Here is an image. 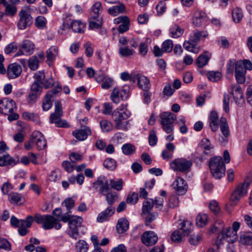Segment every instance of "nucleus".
Wrapping results in <instances>:
<instances>
[{"mask_svg": "<svg viewBox=\"0 0 252 252\" xmlns=\"http://www.w3.org/2000/svg\"><path fill=\"white\" fill-rule=\"evenodd\" d=\"M208 79L214 82H217L220 80L221 77V73L219 71H209L207 74Z\"/></svg>", "mask_w": 252, "mask_h": 252, "instance_id": "48", "label": "nucleus"}, {"mask_svg": "<svg viewBox=\"0 0 252 252\" xmlns=\"http://www.w3.org/2000/svg\"><path fill=\"white\" fill-rule=\"evenodd\" d=\"M102 24V18H96L94 19L90 16L89 27L91 29H98L101 27Z\"/></svg>", "mask_w": 252, "mask_h": 252, "instance_id": "40", "label": "nucleus"}, {"mask_svg": "<svg viewBox=\"0 0 252 252\" xmlns=\"http://www.w3.org/2000/svg\"><path fill=\"white\" fill-rule=\"evenodd\" d=\"M141 242L147 246L154 245L158 240V235L152 231L144 232L141 237Z\"/></svg>", "mask_w": 252, "mask_h": 252, "instance_id": "12", "label": "nucleus"}, {"mask_svg": "<svg viewBox=\"0 0 252 252\" xmlns=\"http://www.w3.org/2000/svg\"><path fill=\"white\" fill-rule=\"evenodd\" d=\"M115 208L113 206H109L104 211L99 213L97 218V221L102 222L108 220L115 213Z\"/></svg>", "mask_w": 252, "mask_h": 252, "instance_id": "19", "label": "nucleus"}, {"mask_svg": "<svg viewBox=\"0 0 252 252\" xmlns=\"http://www.w3.org/2000/svg\"><path fill=\"white\" fill-rule=\"evenodd\" d=\"M160 124L163 130L167 133L173 130V123L176 119V116L170 112H164L159 115Z\"/></svg>", "mask_w": 252, "mask_h": 252, "instance_id": "7", "label": "nucleus"}, {"mask_svg": "<svg viewBox=\"0 0 252 252\" xmlns=\"http://www.w3.org/2000/svg\"><path fill=\"white\" fill-rule=\"evenodd\" d=\"M46 19L43 16H38L35 20V24L36 27L43 29L46 27Z\"/></svg>", "mask_w": 252, "mask_h": 252, "instance_id": "54", "label": "nucleus"}, {"mask_svg": "<svg viewBox=\"0 0 252 252\" xmlns=\"http://www.w3.org/2000/svg\"><path fill=\"white\" fill-rule=\"evenodd\" d=\"M32 139L37 150H42L46 147V140L40 132L38 131H33L32 132Z\"/></svg>", "mask_w": 252, "mask_h": 252, "instance_id": "14", "label": "nucleus"}, {"mask_svg": "<svg viewBox=\"0 0 252 252\" xmlns=\"http://www.w3.org/2000/svg\"><path fill=\"white\" fill-rule=\"evenodd\" d=\"M220 129L221 133L224 136H229L230 130L226 119L225 118H221L220 120Z\"/></svg>", "mask_w": 252, "mask_h": 252, "instance_id": "33", "label": "nucleus"}, {"mask_svg": "<svg viewBox=\"0 0 252 252\" xmlns=\"http://www.w3.org/2000/svg\"><path fill=\"white\" fill-rule=\"evenodd\" d=\"M33 78L35 79L34 82L40 83H43V80L45 78V74L43 71H38L35 72L33 75Z\"/></svg>", "mask_w": 252, "mask_h": 252, "instance_id": "58", "label": "nucleus"}, {"mask_svg": "<svg viewBox=\"0 0 252 252\" xmlns=\"http://www.w3.org/2000/svg\"><path fill=\"white\" fill-rule=\"evenodd\" d=\"M34 219V218H33L32 216H28L26 220H21L20 227L26 228L30 227Z\"/></svg>", "mask_w": 252, "mask_h": 252, "instance_id": "52", "label": "nucleus"}, {"mask_svg": "<svg viewBox=\"0 0 252 252\" xmlns=\"http://www.w3.org/2000/svg\"><path fill=\"white\" fill-rule=\"evenodd\" d=\"M15 106V103L12 99L4 98L0 100V112L5 115L12 113Z\"/></svg>", "mask_w": 252, "mask_h": 252, "instance_id": "11", "label": "nucleus"}, {"mask_svg": "<svg viewBox=\"0 0 252 252\" xmlns=\"http://www.w3.org/2000/svg\"><path fill=\"white\" fill-rule=\"evenodd\" d=\"M211 172L216 179H219L225 175V167L221 157L218 156L211 158L209 161Z\"/></svg>", "mask_w": 252, "mask_h": 252, "instance_id": "6", "label": "nucleus"}, {"mask_svg": "<svg viewBox=\"0 0 252 252\" xmlns=\"http://www.w3.org/2000/svg\"><path fill=\"white\" fill-rule=\"evenodd\" d=\"M172 187L178 195H184L188 189L186 181L182 178L178 177L172 184Z\"/></svg>", "mask_w": 252, "mask_h": 252, "instance_id": "13", "label": "nucleus"}, {"mask_svg": "<svg viewBox=\"0 0 252 252\" xmlns=\"http://www.w3.org/2000/svg\"><path fill=\"white\" fill-rule=\"evenodd\" d=\"M119 96H120L119 90L115 88L111 94L110 98L111 100L116 104H118L120 102Z\"/></svg>", "mask_w": 252, "mask_h": 252, "instance_id": "60", "label": "nucleus"}, {"mask_svg": "<svg viewBox=\"0 0 252 252\" xmlns=\"http://www.w3.org/2000/svg\"><path fill=\"white\" fill-rule=\"evenodd\" d=\"M129 227V222L126 218L120 219L117 222L116 229L119 233H123L126 231Z\"/></svg>", "mask_w": 252, "mask_h": 252, "instance_id": "27", "label": "nucleus"}, {"mask_svg": "<svg viewBox=\"0 0 252 252\" xmlns=\"http://www.w3.org/2000/svg\"><path fill=\"white\" fill-rule=\"evenodd\" d=\"M136 80H137L138 87L141 89L146 91L150 89V80L147 77L140 74H135L133 77V81L135 82Z\"/></svg>", "mask_w": 252, "mask_h": 252, "instance_id": "16", "label": "nucleus"}, {"mask_svg": "<svg viewBox=\"0 0 252 252\" xmlns=\"http://www.w3.org/2000/svg\"><path fill=\"white\" fill-rule=\"evenodd\" d=\"M183 32L184 29L177 25H174L170 29L171 36L173 38H178L181 36Z\"/></svg>", "mask_w": 252, "mask_h": 252, "instance_id": "38", "label": "nucleus"}, {"mask_svg": "<svg viewBox=\"0 0 252 252\" xmlns=\"http://www.w3.org/2000/svg\"><path fill=\"white\" fill-rule=\"evenodd\" d=\"M22 49H23L26 55H31L33 53L35 46L34 44L30 40H24L21 45Z\"/></svg>", "mask_w": 252, "mask_h": 252, "instance_id": "30", "label": "nucleus"}, {"mask_svg": "<svg viewBox=\"0 0 252 252\" xmlns=\"http://www.w3.org/2000/svg\"><path fill=\"white\" fill-rule=\"evenodd\" d=\"M240 242L245 245H252V232H243L241 234Z\"/></svg>", "mask_w": 252, "mask_h": 252, "instance_id": "32", "label": "nucleus"}, {"mask_svg": "<svg viewBox=\"0 0 252 252\" xmlns=\"http://www.w3.org/2000/svg\"><path fill=\"white\" fill-rule=\"evenodd\" d=\"M130 115L129 111L119 113V111L115 110L112 112V116L115 122V127L119 130L126 131L130 126L129 121L126 120Z\"/></svg>", "mask_w": 252, "mask_h": 252, "instance_id": "5", "label": "nucleus"}, {"mask_svg": "<svg viewBox=\"0 0 252 252\" xmlns=\"http://www.w3.org/2000/svg\"><path fill=\"white\" fill-rule=\"evenodd\" d=\"M34 220L37 223H42V226L45 230L53 228L59 230L62 227V224L59 222L58 220L50 215H41L36 214L34 216Z\"/></svg>", "mask_w": 252, "mask_h": 252, "instance_id": "4", "label": "nucleus"}, {"mask_svg": "<svg viewBox=\"0 0 252 252\" xmlns=\"http://www.w3.org/2000/svg\"><path fill=\"white\" fill-rule=\"evenodd\" d=\"M201 146L204 150V154L206 155H212L211 150L213 149L214 147L212 145L209 139H203L201 142Z\"/></svg>", "mask_w": 252, "mask_h": 252, "instance_id": "35", "label": "nucleus"}, {"mask_svg": "<svg viewBox=\"0 0 252 252\" xmlns=\"http://www.w3.org/2000/svg\"><path fill=\"white\" fill-rule=\"evenodd\" d=\"M100 126L103 132H108L113 129L112 124L107 120H102L99 122Z\"/></svg>", "mask_w": 252, "mask_h": 252, "instance_id": "42", "label": "nucleus"}, {"mask_svg": "<svg viewBox=\"0 0 252 252\" xmlns=\"http://www.w3.org/2000/svg\"><path fill=\"white\" fill-rule=\"evenodd\" d=\"M76 246L79 252H87L89 249V245L84 240H80L78 241Z\"/></svg>", "mask_w": 252, "mask_h": 252, "instance_id": "56", "label": "nucleus"}, {"mask_svg": "<svg viewBox=\"0 0 252 252\" xmlns=\"http://www.w3.org/2000/svg\"><path fill=\"white\" fill-rule=\"evenodd\" d=\"M73 136L79 141H83L87 139L88 136L91 134L90 129L85 127L84 129H79L73 131Z\"/></svg>", "mask_w": 252, "mask_h": 252, "instance_id": "21", "label": "nucleus"}, {"mask_svg": "<svg viewBox=\"0 0 252 252\" xmlns=\"http://www.w3.org/2000/svg\"><path fill=\"white\" fill-rule=\"evenodd\" d=\"M96 81L99 82L102 81L101 88L103 89H108L113 85V80L111 78L105 76L103 74L99 75L95 79Z\"/></svg>", "mask_w": 252, "mask_h": 252, "instance_id": "20", "label": "nucleus"}, {"mask_svg": "<svg viewBox=\"0 0 252 252\" xmlns=\"http://www.w3.org/2000/svg\"><path fill=\"white\" fill-rule=\"evenodd\" d=\"M206 19V14L201 11H196L192 19V23L196 27L200 26Z\"/></svg>", "mask_w": 252, "mask_h": 252, "instance_id": "25", "label": "nucleus"}, {"mask_svg": "<svg viewBox=\"0 0 252 252\" xmlns=\"http://www.w3.org/2000/svg\"><path fill=\"white\" fill-rule=\"evenodd\" d=\"M103 8L101 3L100 1L95 2L91 8V11L90 12V16L93 19L101 18L100 13L102 11Z\"/></svg>", "mask_w": 252, "mask_h": 252, "instance_id": "23", "label": "nucleus"}, {"mask_svg": "<svg viewBox=\"0 0 252 252\" xmlns=\"http://www.w3.org/2000/svg\"><path fill=\"white\" fill-rule=\"evenodd\" d=\"M158 141V138L156 135V132L155 131L152 130L150 131V134L149 135V143L152 146H155L156 145Z\"/></svg>", "mask_w": 252, "mask_h": 252, "instance_id": "63", "label": "nucleus"}, {"mask_svg": "<svg viewBox=\"0 0 252 252\" xmlns=\"http://www.w3.org/2000/svg\"><path fill=\"white\" fill-rule=\"evenodd\" d=\"M138 200V194L137 193L133 192L129 194L126 198V202L127 203L134 204Z\"/></svg>", "mask_w": 252, "mask_h": 252, "instance_id": "61", "label": "nucleus"}, {"mask_svg": "<svg viewBox=\"0 0 252 252\" xmlns=\"http://www.w3.org/2000/svg\"><path fill=\"white\" fill-rule=\"evenodd\" d=\"M68 224L69 231L68 234L71 238L77 239L79 237L78 227L81 226L83 221L81 217L73 216Z\"/></svg>", "mask_w": 252, "mask_h": 252, "instance_id": "10", "label": "nucleus"}, {"mask_svg": "<svg viewBox=\"0 0 252 252\" xmlns=\"http://www.w3.org/2000/svg\"><path fill=\"white\" fill-rule=\"evenodd\" d=\"M22 116L25 120L32 121L36 124L40 122L39 116L37 114L24 112L22 114Z\"/></svg>", "mask_w": 252, "mask_h": 252, "instance_id": "37", "label": "nucleus"}, {"mask_svg": "<svg viewBox=\"0 0 252 252\" xmlns=\"http://www.w3.org/2000/svg\"><path fill=\"white\" fill-rule=\"evenodd\" d=\"M122 149L125 155H130L135 152V147L131 144L127 143L122 146Z\"/></svg>", "mask_w": 252, "mask_h": 252, "instance_id": "46", "label": "nucleus"}, {"mask_svg": "<svg viewBox=\"0 0 252 252\" xmlns=\"http://www.w3.org/2000/svg\"><path fill=\"white\" fill-rule=\"evenodd\" d=\"M208 216L206 214H199L196 219V225L200 227L204 226L207 223Z\"/></svg>", "mask_w": 252, "mask_h": 252, "instance_id": "44", "label": "nucleus"}, {"mask_svg": "<svg viewBox=\"0 0 252 252\" xmlns=\"http://www.w3.org/2000/svg\"><path fill=\"white\" fill-rule=\"evenodd\" d=\"M103 165L106 168L110 170H113L116 168L117 163L114 159L108 158L104 160Z\"/></svg>", "mask_w": 252, "mask_h": 252, "instance_id": "47", "label": "nucleus"}, {"mask_svg": "<svg viewBox=\"0 0 252 252\" xmlns=\"http://www.w3.org/2000/svg\"><path fill=\"white\" fill-rule=\"evenodd\" d=\"M18 160L10 157L8 154L0 155V166H4L8 165H14Z\"/></svg>", "mask_w": 252, "mask_h": 252, "instance_id": "24", "label": "nucleus"}, {"mask_svg": "<svg viewBox=\"0 0 252 252\" xmlns=\"http://www.w3.org/2000/svg\"><path fill=\"white\" fill-rule=\"evenodd\" d=\"M134 53V50L127 47H120L119 50V53L122 57H129L132 55Z\"/></svg>", "mask_w": 252, "mask_h": 252, "instance_id": "50", "label": "nucleus"}, {"mask_svg": "<svg viewBox=\"0 0 252 252\" xmlns=\"http://www.w3.org/2000/svg\"><path fill=\"white\" fill-rule=\"evenodd\" d=\"M93 188L99 190L100 194L105 196L106 200L109 206H112L118 201V193L110 189L108 180L105 177H99L96 181L93 183Z\"/></svg>", "mask_w": 252, "mask_h": 252, "instance_id": "1", "label": "nucleus"}, {"mask_svg": "<svg viewBox=\"0 0 252 252\" xmlns=\"http://www.w3.org/2000/svg\"><path fill=\"white\" fill-rule=\"evenodd\" d=\"M211 231L213 233L219 232L217 242L226 239L228 242H235L238 239L237 233L230 229V227L224 229L223 222H215Z\"/></svg>", "mask_w": 252, "mask_h": 252, "instance_id": "2", "label": "nucleus"}, {"mask_svg": "<svg viewBox=\"0 0 252 252\" xmlns=\"http://www.w3.org/2000/svg\"><path fill=\"white\" fill-rule=\"evenodd\" d=\"M59 49L57 46H52L46 51L47 61L52 62L58 55Z\"/></svg>", "mask_w": 252, "mask_h": 252, "instance_id": "31", "label": "nucleus"}, {"mask_svg": "<svg viewBox=\"0 0 252 252\" xmlns=\"http://www.w3.org/2000/svg\"><path fill=\"white\" fill-rule=\"evenodd\" d=\"M232 16L233 21L235 23H239L243 17L242 9L240 8L236 7L232 11Z\"/></svg>", "mask_w": 252, "mask_h": 252, "instance_id": "41", "label": "nucleus"}, {"mask_svg": "<svg viewBox=\"0 0 252 252\" xmlns=\"http://www.w3.org/2000/svg\"><path fill=\"white\" fill-rule=\"evenodd\" d=\"M22 72L21 66L17 63L10 64L7 69V74L9 78L14 79L20 75Z\"/></svg>", "mask_w": 252, "mask_h": 252, "instance_id": "18", "label": "nucleus"}, {"mask_svg": "<svg viewBox=\"0 0 252 252\" xmlns=\"http://www.w3.org/2000/svg\"><path fill=\"white\" fill-rule=\"evenodd\" d=\"M70 28L74 32L83 33L85 31V24L80 20H74L70 24Z\"/></svg>", "mask_w": 252, "mask_h": 252, "instance_id": "29", "label": "nucleus"}, {"mask_svg": "<svg viewBox=\"0 0 252 252\" xmlns=\"http://www.w3.org/2000/svg\"><path fill=\"white\" fill-rule=\"evenodd\" d=\"M209 126L211 130L215 132L219 128L220 120L218 113L216 111H211L209 118Z\"/></svg>", "mask_w": 252, "mask_h": 252, "instance_id": "22", "label": "nucleus"}, {"mask_svg": "<svg viewBox=\"0 0 252 252\" xmlns=\"http://www.w3.org/2000/svg\"><path fill=\"white\" fill-rule=\"evenodd\" d=\"M182 239V235L179 230L174 231L171 235V240L175 243H180Z\"/></svg>", "mask_w": 252, "mask_h": 252, "instance_id": "62", "label": "nucleus"}, {"mask_svg": "<svg viewBox=\"0 0 252 252\" xmlns=\"http://www.w3.org/2000/svg\"><path fill=\"white\" fill-rule=\"evenodd\" d=\"M19 19L17 22L18 29L23 30L30 27L33 22V18L30 12L26 9H21L19 13Z\"/></svg>", "mask_w": 252, "mask_h": 252, "instance_id": "9", "label": "nucleus"}, {"mask_svg": "<svg viewBox=\"0 0 252 252\" xmlns=\"http://www.w3.org/2000/svg\"><path fill=\"white\" fill-rule=\"evenodd\" d=\"M53 98L47 94L42 101V107L44 111H48L52 106Z\"/></svg>", "mask_w": 252, "mask_h": 252, "instance_id": "45", "label": "nucleus"}, {"mask_svg": "<svg viewBox=\"0 0 252 252\" xmlns=\"http://www.w3.org/2000/svg\"><path fill=\"white\" fill-rule=\"evenodd\" d=\"M63 204L66 208L67 212L71 213L70 210L74 207L75 201L72 198L68 197L64 200Z\"/></svg>", "mask_w": 252, "mask_h": 252, "instance_id": "57", "label": "nucleus"}, {"mask_svg": "<svg viewBox=\"0 0 252 252\" xmlns=\"http://www.w3.org/2000/svg\"><path fill=\"white\" fill-rule=\"evenodd\" d=\"M246 73V70L241 63V60L235 63V78L238 83L245 82Z\"/></svg>", "mask_w": 252, "mask_h": 252, "instance_id": "15", "label": "nucleus"}, {"mask_svg": "<svg viewBox=\"0 0 252 252\" xmlns=\"http://www.w3.org/2000/svg\"><path fill=\"white\" fill-rule=\"evenodd\" d=\"M208 52L206 51L203 54L200 55L196 60V64L198 67L201 68L206 65L209 60V57H208Z\"/></svg>", "mask_w": 252, "mask_h": 252, "instance_id": "34", "label": "nucleus"}, {"mask_svg": "<svg viewBox=\"0 0 252 252\" xmlns=\"http://www.w3.org/2000/svg\"><path fill=\"white\" fill-rule=\"evenodd\" d=\"M179 229L182 231V233L184 236H188L192 231L193 229V225L190 221L186 220L180 223Z\"/></svg>", "mask_w": 252, "mask_h": 252, "instance_id": "26", "label": "nucleus"}, {"mask_svg": "<svg viewBox=\"0 0 252 252\" xmlns=\"http://www.w3.org/2000/svg\"><path fill=\"white\" fill-rule=\"evenodd\" d=\"M125 10V6L123 4L115 5L110 7L108 11L109 13L113 16H116L119 13H123Z\"/></svg>", "mask_w": 252, "mask_h": 252, "instance_id": "36", "label": "nucleus"}, {"mask_svg": "<svg viewBox=\"0 0 252 252\" xmlns=\"http://www.w3.org/2000/svg\"><path fill=\"white\" fill-rule=\"evenodd\" d=\"M18 48L16 43L11 42L6 46L4 49V52L6 54H10L11 53L15 52Z\"/></svg>", "mask_w": 252, "mask_h": 252, "instance_id": "64", "label": "nucleus"}, {"mask_svg": "<svg viewBox=\"0 0 252 252\" xmlns=\"http://www.w3.org/2000/svg\"><path fill=\"white\" fill-rule=\"evenodd\" d=\"M208 35L207 32L197 31L190 35L189 40L192 43L197 44L202 38H206Z\"/></svg>", "mask_w": 252, "mask_h": 252, "instance_id": "28", "label": "nucleus"}, {"mask_svg": "<svg viewBox=\"0 0 252 252\" xmlns=\"http://www.w3.org/2000/svg\"><path fill=\"white\" fill-rule=\"evenodd\" d=\"M9 200L12 204H18L22 198L21 194L17 192H12L9 194Z\"/></svg>", "mask_w": 252, "mask_h": 252, "instance_id": "51", "label": "nucleus"}, {"mask_svg": "<svg viewBox=\"0 0 252 252\" xmlns=\"http://www.w3.org/2000/svg\"><path fill=\"white\" fill-rule=\"evenodd\" d=\"M108 181L109 186H110L111 188L116 190L117 191H120L122 189L123 187V182L122 179H119L118 181H115L113 179H110Z\"/></svg>", "mask_w": 252, "mask_h": 252, "instance_id": "39", "label": "nucleus"}, {"mask_svg": "<svg viewBox=\"0 0 252 252\" xmlns=\"http://www.w3.org/2000/svg\"><path fill=\"white\" fill-rule=\"evenodd\" d=\"M44 57V54L43 52H41L31 57L28 61L29 68L32 70L37 69L39 67V62L43 61Z\"/></svg>", "mask_w": 252, "mask_h": 252, "instance_id": "17", "label": "nucleus"}, {"mask_svg": "<svg viewBox=\"0 0 252 252\" xmlns=\"http://www.w3.org/2000/svg\"><path fill=\"white\" fill-rule=\"evenodd\" d=\"M154 206V199H149L145 201L143 204L142 212L144 215L148 214L151 211Z\"/></svg>", "mask_w": 252, "mask_h": 252, "instance_id": "43", "label": "nucleus"}, {"mask_svg": "<svg viewBox=\"0 0 252 252\" xmlns=\"http://www.w3.org/2000/svg\"><path fill=\"white\" fill-rule=\"evenodd\" d=\"M173 48V43L170 39H167L164 41L162 44V48L164 52H171Z\"/></svg>", "mask_w": 252, "mask_h": 252, "instance_id": "53", "label": "nucleus"}, {"mask_svg": "<svg viewBox=\"0 0 252 252\" xmlns=\"http://www.w3.org/2000/svg\"><path fill=\"white\" fill-rule=\"evenodd\" d=\"M5 7V14L7 16H13L17 11L16 7L13 4H9L8 3H4Z\"/></svg>", "mask_w": 252, "mask_h": 252, "instance_id": "49", "label": "nucleus"}, {"mask_svg": "<svg viewBox=\"0 0 252 252\" xmlns=\"http://www.w3.org/2000/svg\"><path fill=\"white\" fill-rule=\"evenodd\" d=\"M129 20L127 17V20H125L124 21L119 25L117 30L120 33H123L126 32L129 29Z\"/></svg>", "mask_w": 252, "mask_h": 252, "instance_id": "59", "label": "nucleus"}, {"mask_svg": "<svg viewBox=\"0 0 252 252\" xmlns=\"http://www.w3.org/2000/svg\"><path fill=\"white\" fill-rule=\"evenodd\" d=\"M252 182V174L248 176L243 184H239L231 194L230 197L231 205H236L241 198L246 195L249 185Z\"/></svg>", "mask_w": 252, "mask_h": 252, "instance_id": "3", "label": "nucleus"}, {"mask_svg": "<svg viewBox=\"0 0 252 252\" xmlns=\"http://www.w3.org/2000/svg\"><path fill=\"white\" fill-rule=\"evenodd\" d=\"M192 161L184 158H178L170 163L171 168L175 171L186 172L189 171L192 165Z\"/></svg>", "mask_w": 252, "mask_h": 252, "instance_id": "8", "label": "nucleus"}, {"mask_svg": "<svg viewBox=\"0 0 252 252\" xmlns=\"http://www.w3.org/2000/svg\"><path fill=\"white\" fill-rule=\"evenodd\" d=\"M201 239L200 234H193L190 235L189 241L191 245L195 246L198 244Z\"/></svg>", "mask_w": 252, "mask_h": 252, "instance_id": "55", "label": "nucleus"}]
</instances>
